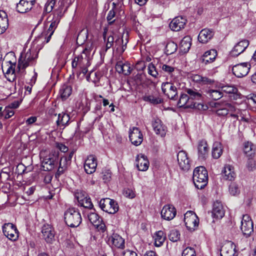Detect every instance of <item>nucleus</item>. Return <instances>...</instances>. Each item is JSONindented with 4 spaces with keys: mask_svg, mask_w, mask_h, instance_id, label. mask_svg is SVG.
<instances>
[{
    "mask_svg": "<svg viewBox=\"0 0 256 256\" xmlns=\"http://www.w3.org/2000/svg\"><path fill=\"white\" fill-rule=\"evenodd\" d=\"M192 178L194 186L197 188H204L208 182V174L206 168L202 166L195 168L193 172Z\"/></svg>",
    "mask_w": 256,
    "mask_h": 256,
    "instance_id": "obj_1",
    "label": "nucleus"
},
{
    "mask_svg": "<svg viewBox=\"0 0 256 256\" xmlns=\"http://www.w3.org/2000/svg\"><path fill=\"white\" fill-rule=\"evenodd\" d=\"M64 218L68 226L72 228L78 226L82 220L80 212L74 208H70L65 212Z\"/></svg>",
    "mask_w": 256,
    "mask_h": 256,
    "instance_id": "obj_2",
    "label": "nucleus"
},
{
    "mask_svg": "<svg viewBox=\"0 0 256 256\" xmlns=\"http://www.w3.org/2000/svg\"><path fill=\"white\" fill-rule=\"evenodd\" d=\"M37 54L34 49H28L26 52L21 54L18 60V68L20 70H24L28 66L32 64L34 60L36 58Z\"/></svg>",
    "mask_w": 256,
    "mask_h": 256,
    "instance_id": "obj_3",
    "label": "nucleus"
},
{
    "mask_svg": "<svg viewBox=\"0 0 256 256\" xmlns=\"http://www.w3.org/2000/svg\"><path fill=\"white\" fill-rule=\"evenodd\" d=\"M99 206L103 211L110 214H115L119 208L116 202L109 198L100 200L99 202Z\"/></svg>",
    "mask_w": 256,
    "mask_h": 256,
    "instance_id": "obj_4",
    "label": "nucleus"
},
{
    "mask_svg": "<svg viewBox=\"0 0 256 256\" xmlns=\"http://www.w3.org/2000/svg\"><path fill=\"white\" fill-rule=\"evenodd\" d=\"M162 90L168 98L172 100H177L178 98V89L174 84L166 82L162 84Z\"/></svg>",
    "mask_w": 256,
    "mask_h": 256,
    "instance_id": "obj_5",
    "label": "nucleus"
},
{
    "mask_svg": "<svg viewBox=\"0 0 256 256\" xmlns=\"http://www.w3.org/2000/svg\"><path fill=\"white\" fill-rule=\"evenodd\" d=\"M184 222L188 230L194 231L198 226L199 219L193 212L188 211L184 214Z\"/></svg>",
    "mask_w": 256,
    "mask_h": 256,
    "instance_id": "obj_6",
    "label": "nucleus"
},
{
    "mask_svg": "<svg viewBox=\"0 0 256 256\" xmlns=\"http://www.w3.org/2000/svg\"><path fill=\"white\" fill-rule=\"evenodd\" d=\"M51 17L52 16L50 15L48 18V19L50 20V22H51V24H50L48 30L44 34H42V38L44 36L45 39L44 42L46 43H48L50 42L52 35L60 21V18L58 15L56 16L53 15L52 19Z\"/></svg>",
    "mask_w": 256,
    "mask_h": 256,
    "instance_id": "obj_7",
    "label": "nucleus"
},
{
    "mask_svg": "<svg viewBox=\"0 0 256 256\" xmlns=\"http://www.w3.org/2000/svg\"><path fill=\"white\" fill-rule=\"evenodd\" d=\"M178 106L179 107H184L185 108H195L206 110L204 106L198 104L196 102H190L188 94H181L179 100L178 102Z\"/></svg>",
    "mask_w": 256,
    "mask_h": 256,
    "instance_id": "obj_8",
    "label": "nucleus"
},
{
    "mask_svg": "<svg viewBox=\"0 0 256 256\" xmlns=\"http://www.w3.org/2000/svg\"><path fill=\"white\" fill-rule=\"evenodd\" d=\"M215 107L217 108L216 114L218 116H227L230 112H236V108L231 104L227 102H216Z\"/></svg>",
    "mask_w": 256,
    "mask_h": 256,
    "instance_id": "obj_9",
    "label": "nucleus"
},
{
    "mask_svg": "<svg viewBox=\"0 0 256 256\" xmlns=\"http://www.w3.org/2000/svg\"><path fill=\"white\" fill-rule=\"evenodd\" d=\"M58 162V156L57 153H55L46 157L42 162V166L44 170L50 171L57 166Z\"/></svg>",
    "mask_w": 256,
    "mask_h": 256,
    "instance_id": "obj_10",
    "label": "nucleus"
},
{
    "mask_svg": "<svg viewBox=\"0 0 256 256\" xmlns=\"http://www.w3.org/2000/svg\"><path fill=\"white\" fill-rule=\"evenodd\" d=\"M75 198L78 200V206L88 209L92 208L94 206L91 199L85 192H78L75 194Z\"/></svg>",
    "mask_w": 256,
    "mask_h": 256,
    "instance_id": "obj_11",
    "label": "nucleus"
},
{
    "mask_svg": "<svg viewBox=\"0 0 256 256\" xmlns=\"http://www.w3.org/2000/svg\"><path fill=\"white\" fill-rule=\"evenodd\" d=\"M2 232L4 235L9 240L15 241L18 237V230L16 226L12 223H6L2 226Z\"/></svg>",
    "mask_w": 256,
    "mask_h": 256,
    "instance_id": "obj_12",
    "label": "nucleus"
},
{
    "mask_svg": "<svg viewBox=\"0 0 256 256\" xmlns=\"http://www.w3.org/2000/svg\"><path fill=\"white\" fill-rule=\"evenodd\" d=\"M250 67V64L248 62H242L234 66L232 68V72L236 77L242 78L248 74Z\"/></svg>",
    "mask_w": 256,
    "mask_h": 256,
    "instance_id": "obj_13",
    "label": "nucleus"
},
{
    "mask_svg": "<svg viewBox=\"0 0 256 256\" xmlns=\"http://www.w3.org/2000/svg\"><path fill=\"white\" fill-rule=\"evenodd\" d=\"M177 160L180 169L187 171L190 168V160L188 156L187 153L185 151L180 150L178 152Z\"/></svg>",
    "mask_w": 256,
    "mask_h": 256,
    "instance_id": "obj_14",
    "label": "nucleus"
},
{
    "mask_svg": "<svg viewBox=\"0 0 256 256\" xmlns=\"http://www.w3.org/2000/svg\"><path fill=\"white\" fill-rule=\"evenodd\" d=\"M129 138L133 144L138 146L143 140V135L138 128L133 127L132 129L130 130Z\"/></svg>",
    "mask_w": 256,
    "mask_h": 256,
    "instance_id": "obj_15",
    "label": "nucleus"
},
{
    "mask_svg": "<svg viewBox=\"0 0 256 256\" xmlns=\"http://www.w3.org/2000/svg\"><path fill=\"white\" fill-rule=\"evenodd\" d=\"M241 230L243 234L249 236L253 232V222L250 217L247 216H244L242 220Z\"/></svg>",
    "mask_w": 256,
    "mask_h": 256,
    "instance_id": "obj_16",
    "label": "nucleus"
},
{
    "mask_svg": "<svg viewBox=\"0 0 256 256\" xmlns=\"http://www.w3.org/2000/svg\"><path fill=\"white\" fill-rule=\"evenodd\" d=\"M42 236L48 243H52L54 240V232L53 228L48 224H44L42 228Z\"/></svg>",
    "mask_w": 256,
    "mask_h": 256,
    "instance_id": "obj_17",
    "label": "nucleus"
},
{
    "mask_svg": "<svg viewBox=\"0 0 256 256\" xmlns=\"http://www.w3.org/2000/svg\"><path fill=\"white\" fill-rule=\"evenodd\" d=\"M221 256H238L236 252V246L232 242L224 244L220 250Z\"/></svg>",
    "mask_w": 256,
    "mask_h": 256,
    "instance_id": "obj_18",
    "label": "nucleus"
},
{
    "mask_svg": "<svg viewBox=\"0 0 256 256\" xmlns=\"http://www.w3.org/2000/svg\"><path fill=\"white\" fill-rule=\"evenodd\" d=\"M176 214V210L172 205L164 206L161 211L162 218L166 220H172Z\"/></svg>",
    "mask_w": 256,
    "mask_h": 256,
    "instance_id": "obj_19",
    "label": "nucleus"
},
{
    "mask_svg": "<svg viewBox=\"0 0 256 256\" xmlns=\"http://www.w3.org/2000/svg\"><path fill=\"white\" fill-rule=\"evenodd\" d=\"M186 20L182 16L174 18L169 24L170 28L176 32H178L184 28L186 25Z\"/></svg>",
    "mask_w": 256,
    "mask_h": 256,
    "instance_id": "obj_20",
    "label": "nucleus"
},
{
    "mask_svg": "<svg viewBox=\"0 0 256 256\" xmlns=\"http://www.w3.org/2000/svg\"><path fill=\"white\" fill-rule=\"evenodd\" d=\"M97 166L96 158L93 155H90L85 161L84 168L88 174H92L96 171Z\"/></svg>",
    "mask_w": 256,
    "mask_h": 256,
    "instance_id": "obj_21",
    "label": "nucleus"
},
{
    "mask_svg": "<svg viewBox=\"0 0 256 256\" xmlns=\"http://www.w3.org/2000/svg\"><path fill=\"white\" fill-rule=\"evenodd\" d=\"M102 36L104 42L106 43V51L113 47L116 38L118 36L113 32L108 34L106 28H104Z\"/></svg>",
    "mask_w": 256,
    "mask_h": 256,
    "instance_id": "obj_22",
    "label": "nucleus"
},
{
    "mask_svg": "<svg viewBox=\"0 0 256 256\" xmlns=\"http://www.w3.org/2000/svg\"><path fill=\"white\" fill-rule=\"evenodd\" d=\"M108 243L112 246L119 248H124V240L117 234H113L108 239Z\"/></svg>",
    "mask_w": 256,
    "mask_h": 256,
    "instance_id": "obj_23",
    "label": "nucleus"
},
{
    "mask_svg": "<svg viewBox=\"0 0 256 256\" xmlns=\"http://www.w3.org/2000/svg\"><path fill=\"white\" fill-rule=\"evenodd\" d=\"M249 45L248 40H244L236 44L230 52V54L232 56H237L242 53Z\"/></svg>",
    "mask_w": 256,
    "mask_h": 256,
    "instance_id": "obj_24",
    "label": "nucleus"
},
{
    "mask_svg": "<svg viewBox=\"0 0 256 256\" xmlns=\"http://www.w3.org/2000/svg\"><path fill=\"white\" fill-rule=\"evenodd\" d=\"M136 165L140 171H146L149 166V162L144 154L138 155L136 160Z\"/></svg>",
    "mask_w": 256,
    "mask_h": 256,
    "instance_id": "obj_25",
    "label": "nucleus"
},
{
    "mask_svg": "<svg viewBox=\"0 0 256 256\" xmlns=\"http://www.w3.org/2000/svg\"><path fill=\"white\" fill-rule=\"evenodd\" d=\"M209 149L208 144L206 141H200L198 147V158L201 160H206L208 156Z\"/></svg>",
    "mask_w": 256,
    "mask_h": 256,
    "instance_id": "obj_26",
    "label": "nucleus"
},
{
    "mask_svg": "<svg viewBox=\"0 0 256 256\" xmlns=\"http://www.w3.org/2000/svg\"><path fill=\"white\" fill-rule=\"evenodd\" d=\"M128 42V40L126 38V42L124 44L123 37L120 38L118 36V38H116L112 48L114 50H115L116 52L120 55H122L126 48Z\"/></svg>",
    "mask_w": 256,
    "mask_h": 256,
    "instance_id": "obj_27",
    "label": "nucleus"
},
{
    "mask_svg": "<svg viewBox=\"0 0 256 256\" xmlns=\"http://www.w3.org/2000/svg\"><path fill=\"white\" fill-rule=\"evenodd\" d=\"M214 35V32L212 30L204 28L200 32L198 36V40L200 42L205 44L211 40Z\"/></svg>",
    "mask_w": 256,
    "mask_h": 256,
    "instance_id": "obj_28",
    "label": "nucleus"
},
{
    "mask_svg": "<svg viewBox=\"0 0 256 256\" xmlns=\"http://www.w3.org/2000/svg\"><path fill=\"white\" fill-rule=\"evenodd\" d=\"M116 70L119 74H123L125 76L130 74L132 68L130 63H123L122 61L117 62L116 65Z\"/></svg>",
    "mask_w": 256,
    "mask_h": 256,
    "instance_id": "obj_29",
    "label": "nucleus"
},
{
    "mask_svg": "<svg viewBox=\"0 0 256 256\" xmlns=\"http://www.w3.org/2000/svg\"><path fill=\"white\" fill-rule=\"evenodd\" d=\"M216 51L214 50H208L200 58V62L204 64H207L212 62L216 59Z\"/></svg>",
    "mask_w": 256,
    "mask_h": 256,
    "instance_id": "obj_30",
    "label": "nucleus"
},
{
    "mask_svg": "<svg viewBox=\"0 0 256 256\" xmlns=\"http://www.w3.org/2000/svg\"><path fill=\"white\" fill-rule=\"evenodd\" d=\"M152 126L156 134H160L162 136H165L166 127L162 124L159 118L154 119L152 122Z\"/></svg>",
    "mask_w": 256,
    "mask_h": 256,
    "instance_id": "obj_31",
    "label": "nucleus"
},
{
    "mask_svg": "<svg viewBox=\"0 0 256 256\" xmlns=\"http://www.w3.org/2000/svg\"><path fill=\"white\" fill-rule=\"evenodd\" d=\"M224 215V210L222 204L218 202H214L212 211V216L216 218H222Z\"/></svg>",
    "mask_w": 256,
    "mask_h": 256,
    "instance_id": "obj_32",
    "label": "nucleus"
},
{
    "mask_svg": "<svg viewBox=\"0 0 256 256\" xmlns=\"http://www.w3.org/2000/svg\"><path fill=\"white\" fill-rule=\"evenodd\" d=\"M236 174L234 171V168L230 165H226L222 170V176L224 180L232 181L236 178Z\"/></svg>",
    "mask_w": 256,
    "mask_h": 256,
    "instance_id": "obj_33",
    "label": "nucleus"
},
{
    "mask_svg": "<svg viewBox=\"0 0 256 256\" xmlns=\"http://www.w3.org/2000/svg\"><path fill=\"white\" fill-rule=\"evenodd\" d=\"M90 65V59L85 56V58L82 56H76L74 58L72 63V66L76 68L78 66H84V64Z\"/></svg>",
    "mask_w": 256,
    "mask_h": 256,
    "instance_id": "obj_34",
    "label": "nucleus"
},
{
    "mask_svg": "<svg viewBox=\"0 0 256 256\" xmlns=\"http://www.w3.org/2000/svg\"><path fill=\"white\" fill-rule=\"evenodd\" d=\"M186 92H187L190 102L200 100L202 98V92L195 88H186Z\"/></svg>",
    "mask_w": 256,
    "mask_h": 256,
    "instance_id": "obj_35",
    "label": "nucleus"
},
{
    "mask_svg": "<svg viewBox=\"0 0 256 256\" xmlns=\"http://www.w3.org/2000/svg\"><path fill=\"white\" fill-rule=\"evenodd\" d=\"M191 38L190 36H184L180 44V52L183 54L188 52L191 46Z\"/></svg>",
    "mask_w": 256,
    "mask_h": 256,
    "instance_id": "obj_36",
    "label": "nucleus"
},
{
    "mask_svg": "<svg viewBox=\"0 0 256 256\" xmlns=\"http://www.w3.org/2000/svg\"><path fill=\"white\" fill-rule=\"evenodd\" d=\"M32 6L30 3L24 2V0H20L16 5V10L22 14L30 10Z\"/></svg>",
    "mask_w": 256,
    "mask_h": 256,
    "instance_id": "obj_37",
    "label": "nucleus"
},
{
    "mask_svg": "<svg viewBox=\"0 0 256 256\" xmlns=\"http://www.w3.org/2000/svg\"><path fill=\"white\" fill-rule=\"evenodd\" d=\"M143 100L145 102H148L153 105H156L163 102V99L159 95H148L145 96Z\"/></svg>",
    "mask_w": 256,
    "mask_h": 256,
    "instance_id": "obj_38",
    "label": "nucleus"
},
{
    "mask_svg": "<svg viewBox=\"0 0 256 256\" xmlns=\"http://www.w3.org/2000/svg\"><path fill=\"white\" fill-rule=\"evenodd\" d=\"M192 80L194 82L201 84H212L214 80L207 77H204L198 74H195L192 76Z\"/></svg>",
    "mask_w": 256,
    "mask_h": 256,
    "instance_id": "obj_39",
    "label": "nucleus"
},
{
    "mask_svg": "<svg viewBox=\"0 0 256 256\" xmlns=\"http://www.w3.org/2000/svg\"><path fill=\"white\" fill-rule=\"evenodd\" d=\"M222 153L221 143L216 142L214 143L212 148V156L214 158H219Z\"/></svg>",
    "mask_w": 256,
    "mask_h": 256,
    "instance_id": "obj_40",
    "label": "nucleus"
},
{
    "mask_svg": "<svg viewBox=\"0 0 256 256\" xmlns=\"http://www.w3.org/2000/svg\"><path fill=\"white\" fill-rule=\"evenodd\" d=\"M72 92V88L71 86L64 84L62 86L60 90V94L62 99L66 100L71 94Z\"/></svg>",
    "mask_w": 256,
    "mask_h": 256,
    "instance_id": "obj_41",
    "label": "nucleus"
},
{
    "mask_svg": "<svg viewBox=\"0 0 256 256\" xmlns=\"http://www.w3.org/2000/svg\"><path fill=\"white\" fill-rule=\"evenodd\" d=\"M244 152L247 156L252 158L255 153V146L251 142H246L244 144Z\"/></svg>",
    "mask_w": 256,
    "mask_h": 256,
    "instance_id": "obj_42",
    "label": "nucleus"
},
{
    "mask_svg": "<svg viewBox=\"0 0 256 256\" xmlns=\"http://www.w3.org/2000/svg\"><path fill=\"white\" fill-rule=\"evenodd\" d=\"M166 236L164 232L162 230H159L156 232L154 236V244L156 246H161L166 240Z\"/></svg>",
    "mask_w": 256,
    "mask_h": 256,
    "instance_id": "obj_43",
    "label": "nucleus"
},
{
    "mask_svg": "<svg viewBox=\"0 0 256 256\" xmlns=\"http://www.w3.org/2000/svg\"><path fill=\"white\" fill-rule=\"evenodd\" d=\"M206 94L208 97L214 100H217L223 96L222 92L218 90H210Z\"/></svg>",
    "mask_w": 256,
    "mask_h": 256,
    "instance_id": "obj_44",
    "label": "nucleus"
},
{
    "mask_svg": "<svg viewBox=\"0 0 256 256\" xmlns=\"http://www.w3.org/2000/svg\"><path fill=\"white\" fill-rule=\"evenodd\" d=\"M88 220L94 226H98L102 222V218L95 212H90L88 216Z\"/></svg>",
    "mask_w": 256,
    "mask_h": 256,
    "instance_id": "obj_45",
    "label": "nucleus"
},
{
    "mask_svg": "<svg viewBox=\"0 0 256 256\" xmlns=\"http://www.w3.org/2000/svg\"><path fill=\"white\" fill-rule=\"evenodd\" d=\"M70 120V116L66 114H60L58 115V118L56 120L58 126H64L68 124Z\"/></svg>",
    "mask_w": 256,
    "mask_h": 256,
    "instance_id": "obj_46",
    "label": "nucleus"
},
{
    "mask_svg": "<svg viewBox=\"0 0 256 256\" xmlns=\"http://www.w3.org/2000/svg\"><path fill=\"white\" fill-rule=\"evenodd\" d=\"M178 46L176 43L174 42H169L166 46L165 52L167 55H170L175 52Z\"/></svg>",
    "mask_w": 256,
    "mask_h": 256,
    "instance_id": "obj_47",
    "label": "nucleus"
},
{
    "mask_svg": "<svg viewBox=\"0 0 256 256\" xmlns=\"http://www.w3.org/2000/svg\"><path fill=\"white\" fill-rule=\"evenodd\" d=\"M180 233L176 230H172L168 236L169 240L173 242H176L180 239Z\"/></svg>",
    "mask_w": 256,
    "mask_h": 256,
    "instance_id": "obj_48",
    "label": "nucleus"
},
{
    "mask_svg": "<svg viewBox=\"0 0 256 256\" xmlns=\"http://www.w3.org/2000/svg\"><path fill=\"white\" fill-rule=\"evenodd\" d=\"M229 192L232 196H236L240 194V190L238 184L234 182H231L229 185Z\"/></svg>",
    "mask_w": 256,
    "mask_h": 256,
    "instance_id": "obj_49",
    "label": "nucleus"
},
{
    "mask_svg": "<svg viewBox=\"0 0 256 256\" xmlns=\"http://www.w3.org/2000/svg\"><path fill=\"white\" fill-rule=\"evenodd\" d=\"M0 25L1 27H8V18L6 13L3 10H0Z\"/></svg>",
    "mask_w": 256,
    "mask_h": 256,
    "instance_id": "obj_50",
    "label": "nucleus"
},
{
    "mask_svg": "<svg viewBox=\"0 0 256 256\" xmlns=\"http://www.w3.org/2000/svg\"><path fill=\"white\" fill-rule=\"evenodd\" d=\"M222 90L227 94H236L238 89L234 86L226 85L222 86Z\"/></svg>",
    "mask_w": 256,
    "mask_h": 256,
    "instance_id": "obj_51",
    "label": "nucleus"
},
{
    "mask_svg": "<svg viewBox=\"0 0 256 256\" xmlns=\"http://www.w3.org/2000/svg\"><path fill=\"white\" fill-rule=\"evenodd\" d=\"M8 62L10 63V66L8 65V68L2 67L3 72H5V73L6 74H14L15 72L16 64L14 63L12 64L10 61H9Z\"/></svg>",
    "mask_w": 256,
    "mask_h": 256,
    "instance_id": "obj_52",
    "label": "nucleus"
},
{
    "mask_svg": "<svg viewBox=\"0 0 256 256\" xmlns=\"http://www.w3.org/2000/svg\"><path fill=\"white\" fill-rule=\"evenodd\" d=\"M93 48V45L92 42H88L86 44L84 48V53L85 54V56H86L88 58H90V52Z\"/></svg>",
    "mask_w": 256,
    "mask_h": 256,
    "instance_id": "obj_53",
    "label": "nucleus"
},
{
    "mask_svg": "<svg viewBox=\"0 0 256 256\" xmlns=\"http://www.w3.org/2000/svg\"><path fill=\"white\" fill-rule=\"evenodd\" d=\"M182 256H196V252L194 248L187 247L183 250Z\"/></svg>",
    "mask_w": 256,
    "mask_h": 256,
    "instance_id": "obj_54",
    "label": "nucleus"
},
{
    "mask_svg": "<svg viewBox=\"0 0 256 256\" xmlns=\"http://www.w3.org/2000/svg\"><path fill=\"white\" fill-rule=\"evenodd\" d=\"M148 73L154 78H156L158 75V72L154 64L150 63L148 66Z\"/></svg>",
    "mask_w": 256,
    "mask_h": 256,
    "instance_id": "obj_55",
    "label": "nucleus"
},
{
    "mask_svg": "<svg viewBox=\"0 0 256 256\" xmlns=\"http://www.w3.org/2000/svg\"><path fill=\"white\" fill-rule=\"evenodd\" d=\"M123 194L124 196L130 198H132L135 197L134 192L130 188H124L123 191Z\"/></svg>",
    "mask_w": 256,
    "mask_h": 256,
    "instance_id": "obj_56",
    "label": "nucleus"
},
{
    "mask_svg": "<svg viewBox=\"0 0 256 256\" xmlns=\"http://www.w3.org/2000/svg\"><path fill=\"white\" fill-rule=\"evenodd\" d=\"M246 166L250 171H252L256 168V164L252 158L250 157L248 159Z\"/></svg>",
    "mask_w": 256,
    "mask_h": 256,
    "instance_id": "obj_57",
    "label": "nucleus"
},
{
    "mask_svg": "<svg viewBox=\"0 0 256 256\" xmlns=\"http://www.w3.org/2000/svg\"><path fill=\"white\" fill-rule=\"evenodd\" d=\"M116 12L114 10H111L109 11L106 19L110 24H113L115 20H112L115 16Z\"/></svg>",
    "mask_w": 256,
    "mask_h": 256,
    "instance_id": "obj_58",
    "label": "nucleus"
},
{
    "mask_svg": "<svg viewBox=\"0 0 256 256\" xmlns=\"http://www.w3.org/2000/svg\"><path fill=\"white\" fill-rule=\"evenodd\" d=\"M14 114V112L9 108H6L4 110V118L8 119L11 118Z\"/></svg>",
    "mask_w": 256,
    "mask_h": 256,
    "instance_id": "obj_59",
    "label": "nucleus"
},
{
    "mask_svg": "<svg viewBox=\"0 0 256 256\" xmlns=\"http://www.w3.org/2000/svg\"><path fill=\"white\" fill-rule=\"evenodd\" d=\"M54 4H55V1L54 0H51L48 3H47L46 4V6H45V10L46 12H50L54 6Z\"/></svg>",
    "mask_w": 256,
    "mask_h": 256,
    "instance_id": "obj_60",
    "label": "nucleus"
},
{
    "mask_svg": "<svg viewBox=\"0 0 256 256\" xmlns=\"http://www.w3.org/2000/svg\"><path fill=\"white\" fill-rule=\"evenodd\" d=\"M59 162V166H61L63 168H65L67 169L68 166L70 164V163L68 162V161L64 157L60 158Z\"/></svg>",
    "mask_w": 256,
    "mask_h": 256,
    "instance_id": "obj_61",
    "label": "nucleus"
},
{
    "mask_svg": "<svg viewBox=\"0 0 256 256\" xmlns=\"http://www.w3.org/2000/svg\"><path fill=\"white\" fill-rule=\"evenodd\" d=\"M112 174L108 170H106L103 172L102 178L105 182H108L110 180L111 178Z\"/></svg>",
    "mask_w": 256,
    "mask_h": 256,
    "instance_id": "obj_62",
    "label": "nucleus"
},
{
    "mask_svg": "<svg viewBox=\"0 0 256 256\" xmlns=\"http://www.w3.org/2000/svg\"><path fill=\"white\" fill-rule=\"evenodd\" d=\"M66 170V169L65 168H63L59 166L58 170L55 174V178H58L60 176H61L64 172Z\"/></svg>",
    "mask_w": 256,
    "mask_h": 256,
    "instance_id": "obj_63",
    "label": "nucleus"
},
{
    "mask_svg": "<svg viewBox=\"0 0 256 256\" xmlns=\"http://www.w3.org/2000/svg\"><path fill=\"white\" fill-rule=\"evenodd\" d=\"M52 177H53V176L52 174H50V173H46L45 175H44V182L45 184H50L51 181H52Z\"/></svg>",
    "mask_w": 256,
    "mask_h": 256,
    "instance_id": "obj_64",
    "label": "nucleus"
}]
</instances>
